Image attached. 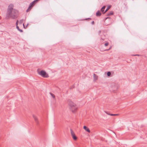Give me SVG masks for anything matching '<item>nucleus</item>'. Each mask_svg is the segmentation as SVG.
I'll list each match as a JSON object with an SVG mask.
<instances>
[{
  "mask_svg": "<svg viewBox=\"0 0 147 147\" xmlns=\"http://www.w3.org/2000/svg\"><path fill=\"white\" fill-rule=\"evenodd\" d=\"M13 7V5L12 4H11L8 6L5 17L6 19H8L10 18L15 19L18 17V11Z\"/></svg>",
  "mask_w": 147,
  "mask_h": 147,
  "instance_id": "1",
  "label": "nucleus"
},
{
  "mask_svg": "<svg viewBox=\"0 0 147 147\" xmlns=\"http://www.w3.org/2000/svg\"><path fill=\"white\" fill-rule=\"evenodd\" d=\"M68 103L70 110L73 113H75L77 111L78 106L73 102H69Z\"/></svg>",
  "mask_w": 147,
  "mask_h": 147,
  "instance_id": "2",
  "label": "nucleus"
},
{
  "mask_svg": "<svg viewBox=\"0 0 147 147\" xmlns=\"http://www.w3.org/2000/svg\"><path fill=\"white\" fill-rule=\"evenodd\" d=\"M38 73L39 75L43 78H47L49 77L48 74L44 70L38 71Z\"/></svg>",
  "mask_w": 147,
  "mask_h": 147,
  "instance_id": "3",
  "label": "nucleus"
},
{
  "mask_svg": "<svg viewBox=\"0 0 147 147\" xmlns=\"http://www.w3.org/2000/svg\"><path fill=\"white\" fill-rule=\"evenodd\" d=\"M38 0H35L31 2L28 8L27 9L26 11V12H28L29 11H30L31 9L33 7V6L34 5L35 3L37 2L38 1Z\"/></svg>",
  "mask_w": 147,
  "mask_h": 147,
  "instance_id": "4",
  "label": "nucleus"
},
{
  "mask_svg": "<svg viewBox=\"0 0 147 147\" xmlns=\"http://www.w3.org/2000/svg\"><path fill=\"white\" fill-rule=\"evenodd\" d=\"M33 117L35 121L37 124L38 123V121L37 117L34 115H33Z\"/></svg>",
  "mask_w": 147,
  "mask_h": 147,
  "instance_id": "5",
  "label": "nucleus"
},
{
  "mask_svg": "<svg viewBox=\"0 0 147 147\" xmlns=\"http://www.w3.org/2000/svg\"><path fill=\"white\" fill-rule=\"evenodd\" d=\"M83 128L87 131L90 133V130L86 126H84L83 127Z\"/></svg>",
  "mask_w": 147,
  "mask_h": 147,
  "instance_id": "6",
  "label": "nucleus"
},
{
  "mask_svg": "<svg viewBox=\"0 0 147 147\" xmlns=\"http://www.w3.org/2000/svg\"><path fill=\"white\" fill-rule=\"evenodd\" d=\"M93 78L94 80V81H96L98 78V76L96 75L95 74H93Z\"/></svg>",
  "mask_w": 147,
  "mask_h": 147,
  "instance_id": "7",
  "label": "nucleus"
},
{
  "mask_svg": "<svg viewBox=\"0 0 147 147\" xmlns=\"http://www.w3.org/2000/svg\"><path fill=\"white\" fill-rule=\"evenodd\" d=\"M101 15V13L99 11H98L96 13V15L97 16H100Z\"/></svg>",
  "mask_w": 147,
  "mask_h": 147,
  "instance_id": "8",
  "label": "nucleus"
},
{
  "mask_svg": "<svg viewBox=\"0 0 147 147\" xmlns=\"http://www.w3.org/2000/svg\"><path fill=\"white\" fill-rule=\"evenodd\" d=\"M106 6H103L101 9V11L102 12V13H103V12H104V9L105 8Z\"/></svg>",
  "mask_w": 147,
  "mask_h": 147,
  "instance_id": "9",
  "label": "nucleus"
},
{
  "mask_svg": "<svg viewBox=\"0 0 147 147\" xmlns=\"http://www.w3.org/2000/svg\"><path fill=\"white\" fill-rule=\"evenodd\" d=\"M49 94H50L51 96V97H52L53 98H55V96L54 94L51 92H50Z\"/></svg>",
  "mask_w": 147,
  "mask_h": 147,
  "instance_id": "10",
  "label": "nucleus"
},
{
  "mask_svg": "<svg viewBox=\"0 0 147 147\" xmlns=\"http://www.w3.org/2000/svg\"><path fill=\"white\" fill-rule=\"evenodd\" d=\"M71 133L72 136H73V135H75V134L74 132L71 129H70Z\"/></svg>",
  "mask_w": 147,
  "mask_h": 147,
  "instance_id": "11",
  "label": "nucleus"
},
{
  "mask_svg": "<svg viewBox=\"0 0 147 147\" xmlns=\"http://www.w3.org/2000/svg\"><path fill=\"white\" fill-rule=\"evenodd\" d=\"M113 11H111L109 13L107 14V16H110L111 15H113Z\"/></svg>",
  "mask_w": 147,
  "mask_h": 147,
  "instance_id": "12",
  "label": "nucleus"
},
{
  "mask_svg": "<svg viewBox=\"0 0 147 147\" xmlns=\"http://www.w3.org/2000/svg\"><path fill=\"white\" fill-rule=\"evenodd\" d=\"M16 28H17V29L18 30H19L20 32H23V30H21V29H20V28H19V27L18 26H16Z\"/></svg>",
  "mask_w": 147,
  "mask_h": 147,
  "instance_id": "13",
  "label": "nucleus"
},
{
  "mask_svg": "<svg viewBox=\"0 0 147 147\" xmlns=\"http://www.w3.org/2000/svg\"><path fill=\"white\" fill-rule=\"evenodd\" d=\"M74 140H76L77 139V138L75 135V134L74 135H73L72 136Z\"/></svg>",
  "mask_w": 147,
  "mask_h": 147,
  "instance_id": "14",
  "label": "nucleus"
},
{
  "mask_svg": "<svg viewBox=\"0 0 147 147\" xmlns=\"http://www.w3.org/2000/svg\"><path fill=\"white\" fill-rule=\"evenodd\" d=\"M110 8V6H109L106 9L105 11L103 12V13H105Z\"/></svg>",
  "mask_w": 147,
  "mask_h": 147,
  "instance_id": "15",
  "label": "nucleus"
},
{
  "mask_svg": "<svg viewBox=\"0 0 147 147\" xmlns=\"http://www.w3.org/2000/svg\"><path fill=\"white\" fill-rule=\"evenodd\" d=\"M118 114H110V115L112 116H116L118 115Z\"/></svg>",
  "mask_w": 147,
  "mask_h": 147,
  "instance_id": "16",
  "label": "nucleus"
},
{
  "mask_svg": "<svg viewBox=\"0 0 147 147\" xmlns=\"http://www.w3.org/2000/svg\"><path fill=\"white\" fill-rule=\"evenodd\" d=\"M23 21V19L21 20H20L19 22L20 24H21L22 23Z\"/></svg>",
  "mask_w": 147,
  "mask_h": 147,
  "instance_id": "17",
  "label": "nucleus"
},
{
  "mask_svg": "<svg viewBox=\"0 0 147 147\" xmlns=\"http://www.w3.org/2000/svg\"><path fill=\"white\" fill-rule=\"evenodd\" d=\"M107 75L108 76H110L111 75V73L109 71L107 73Z\"/></svg>",
  "mask_w": 147,
  "mask_h": 147,
  "instance_id": "18",
  "label": "nucleus"
},
{
  "mask_svg": "<svg viewBox=\"0 0 147 147\" xmlns=\"http://www.w3.org/2000/svg\"><path fill=\"white\" fill-rule=\"evenodd\" d=\"M18 20H17V21H16V26H18Z\"/></svg>",
  "mask_w": 147,
  "mask_h": 147,
  "instance_id": "19",
  "label": "nucleus"
},
{
  "mask_svg": "<svg viewBox=\"0 0 147 147\" xmlns=\"http://www.w3.org/2000/svg\"><path fill=\"white\" fill-rule=\"evenodd\" d=\"M108 44H109L108 43V42L106 43L105 44V46H107L108 45Z\"/></svg>",
  "mask_w": 147,
  "mask_h": 147,
  "instance_id": "20",
  "label": "nucleus"
},
{
  "mask_svg": "<svg viewBox=\"0 0 147 147\" xmlns=\"http://www.w3.org/2000/svg\"><path fill=\"white\" fill-rule=\"evenodd\" d=\"M104 40V39L102 38H101L100 39V41L102 42Z\"/></svg>",
  "mask_w": 147,
  "mask_h": 147,
  "instance_id": "21",
  "label": "nucleus"
},
{
  "mask_svg": "<svg viewBox=\"0 0 147 147\" xmlns=\"http://www.w3.org/2000/svg\"><path fill=\"white\" fill-rule=\"evenodd\" d=\"M105 113H106L107 114H108V115H110V114H109V113H108V112H106V111H105Z\"/></svg>",
  "mask_w": 147,
  "mask_h": 147,
  "instance_id": "22",
  "label": "nucleus"
},
{
  "mask_svg": "<svg viewBox=\"0 0 147 147\" xmlns=\"http://www.w3.org/2000/svg\"><path fill=\"white\" fill-rule=\"evenodd\" d=\"M91 24H94V21H92V22H91Z\"/></svg>",
  "mask_w": 147,
  "mask_h": 147,
  "instance_id": "23",
  "label": "nucleus"
},
{
  "mask_svg": "<svg viewBox=\"0 0 147 147\" xmlns=\"http://www.w3.org/2000/svg\"><path fill=\"white\" fill-rule=\"evenodd\" d=\"M108 18H110V17H107V18H106V20H107V19H108Z\"/></svg>",
  "mask_w": 147,
  "mask_h": 147,
  "instance_id": "24",
  "label": "nucleus"
},
{
  "mask_svg": "<svg viewBox=\"0 0 147 147\" xmlns=\"http://www.w3.org/2000/svg\"><path fill=\"white\" fill-rule=\"evenodd\" d=\"M135 55V56H140V55Z\"/></svg>",
  "mask_w": 147,
  "mask_h": 147,
  "instance_id": "25",
  "label": "nucleus"
},
{
  "mask_svg": "<svg viewBox=\"0 0 147 147\" xmlns=\"http://www.w3.org/2000/svg\"><path fill=\"white\" fill-rule=\"evenodd\" d=\"M110 49H111V48H110L109 49H108V50H109Z\"/></svg>",
  "mask_w": 147,
  "mask_h": 147,
  "instance_id": "26",
  "label": "nucleus"
},
{
  "mask_svg": "<svg viewBox=\"0 0 147 147\" xmlns=\"http://www.w3.org/2000/svg\"><path fill=\"white\" fill-rule=\"evenodd\" d=\"M89 19H91V18H89Z\"/></svg>",
  "mask_w": 147,
  "mask_h": 147,
  "instance_id": "27",
  "label": "nucleus"
}]
</instances>
